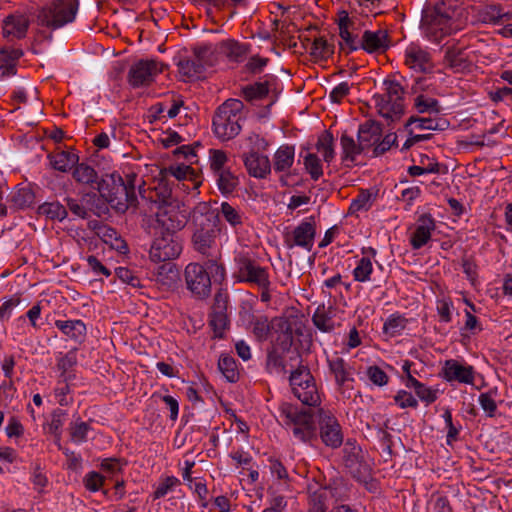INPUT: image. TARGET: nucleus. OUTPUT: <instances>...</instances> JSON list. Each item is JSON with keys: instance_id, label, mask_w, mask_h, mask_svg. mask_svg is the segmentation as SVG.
Masks as SVG:
<instances>
[{"instance_id": "f257e3e1", "label": "nucleus", "mask_w": 512, "mask_h": 512, "mask_svg": "<svg viewBox=\"0 0 512 512\" xmlns=\"http://www.w3.org/2000/svg\"><path fill=\"white\" fill-rule=\"evenodd\" d=\"M171 194L165 191L160 199H155L156 212L154 216L144 219V228L149 235L163 233L175 234L186 225V215L180 210L176 201H170Z\"/></svg>"}, {"instance_id": "f03ea898", "label": "nucleus", "mask_w": 512, "mask_h": 512, "mask_svg": "<svg viewBox=\"0 0 512 512\" xmlns=\"http://www.w3.org/2000/svg\"><path fill=\"white\" fill-rule=\"evenodd\" d=\"M204 212L196 211L193 216L194 231L191 237L193 249L202 256L222 250L217 243L221 233L219 213L204 207Z\"/></svg>"}, {"instance_id": "7ed1b4c3", "label": "nucleus", "mask_w": 512, "mask_h": 512, "mask_svg": "<svg viewBox=\"0 0 512 512\" xmlns=\"http://www.w3.org/2000/svg\"><path fill=\"white\" fill-rule=\"evenodd\" d=\"M136 181L135 173H128L125 178L112 173L108 180H103L100 183L98 192L113 209L119 213H125L130 207L137 205Z\"/></svg>"}, {"instance_id": "20e7f679", "label": "nucleus", "mask_w": 512, "mask_h": 512, "mask_svg": "<svg viewBox=\"0 0 512 512\" xmlns=\"http://www.w3.org/2000/svg\"><path fill=\"white\" fill-rule=\"evenodd\" d=\"M243 108V102L238 99H228L218 107L212 122L213 132L218 139L228 141L240 133Z\"/></svg>"}, {"instance_id": "39448f33", "label": "nucleus", "mask_w": 512, "mask_h": 512, "mask_svg": "<svg viewBox=\"0 0 512 512\" xmlns=\"http://www.w3.org/2000/svg\"><path fill=\"white\" fill-rule=\"evenodd\" d=\"M455 10L444 2L437 4L432 10L425 11L422 17V28L431 40L439 42L444 36L451 34Z\"/></svg>"}, {"instance_id": "423d86ee", "label": "nucleus", "mask_w": 512, "mask_h": 512, "mask_svg": "<svg viewBox=\"0 0 512 512\" xmlns=\"http://www.w3.org/2000/svg\"><path fill=\"white\" fill-rule=\"evenodd\" d=\"M78 10V0H52L43 6L37 14L40 26L58 29L71 23Z\"/></svg>"}, {"instance_id": "0eeeda50", "label": "nucleus", "mask_w": 512, "mask_h": 512, "mask_svg": "<svg viewBox=\"0 0 512 512\" xmlns=\"http://www.w3.org/2000/svg\"><path fill=\"white\" fill-rule=\"evenodd\" d=\"M383 85L384 93L374 96L375 106L382 117L393 122L404 112V88L395 79H386Z\"/></svg>"}, {"instance_id": "6e6552de", "label": "nucleus", "mask_w": 512, "mask_h": 512, "mask_svg": "<svg viewBox=\"0 0 512 512\" xmlns=\"http://www.w3.org/2000/svg\"><path fill=\"white\" fill-rule=\"evenodd\" d=\"M289 381L294 396L304 405L316 406L320 403V395L314 377L307 366L300 364L296 370L291 372Z\"/></svg>"}, {"instance_id": "1a4fd4ad", "label": "nucleus", "mask_w": 512, "mask_h": 512, "mask_svg": "<svg viewBox=\"0 0 512 512\" xmlns=\"http://www.w3.org/2000/svg\"><path fill=\"white\" fill-rule=\"evenodd\" d=\"M235 266L233 278L236 282L258 286L263 285L266 280L270 279L268 268L261 266L247 254L237 255Z\"/></svg>"}, {"instance_id": "9d476101", "label": "nucleus", "mask_w": 512, "mask_h": 512, "mask_svg": "<svg viewBox=\"0 0 512 512\" xmlns=\"http://www.w3.org/2000/svg\"><path fill=\"white\" fill-rule=\"evenodd\" d=\"M187 289L198 299H206L211 294V278L199 263H189L184 271Z\"/></svg>"}, {"instance_id": "9b49d317", "label": "nucleus", "mask_w": 512, "mask_h": 512, "mask_svg": "<svg viewBox=\"0 0 512 512\" xmlns=\"http://www.w3.org/2000/svg\"><path fill=\"white\" fill-rule=\"evenodd\" d=\"M154 237L149 251L154 262H165L176 259L182 252V244L173 234L163 233Z\"/></svg>"}, {"instance_id": "f8f14e48", "label": "nucleus", "mask_w": 512, "mask_h": 512, "mask_svg": "<svg viewBox=\"0 0 512 512\" xmlns=\"http://www.w3.org/2000/svg\"><path fill=\"white\" fill-rule=\"evenodd\" d=\"M163 71V65L155 60H139L128 72V82L133 88L149 86Z\"/></svg>"}, {"instance_id": "ddd939ff", "label": "nucleus", "mask_w": 512, "mask_h": 512, "mask_svg": "<svg viewBox=\"0 0 512 512\" xmlns=\"http://www.w3.org/2000/svg\"><path fill=\"white\" fill-rule=\"evenodd\" d=\"M319 429L322 442L330 448H338L343 442L341 426L336 417L329 411L319 409Z\"/></svg>"}, {"instance_id": "4468645a", "label": "nucleus", "mask_w": 512, "mask_h": 512, "mask_svg": "<svg viewBox=\"0 0 512 512\" xmlns=\"http://www.w3.org/2000/svg\"><path fill=\"white\" fill-rule=\"evenodd\" d=\"M316 236V224L314 217L302 221L291 233L285 235V243L288 248L299 246L307 251H311Z\"/></svg>"}, {"instance_id": "2eb2a0df", "label": "nucleus", "mask_w": 512, "mask_h": 512, "mask_svg": "<svg viewBox=\"0 0 512 512\" xmlns=\"http://www.w3.org/2000/svg\"><path fill=\"white\" fill-rule=\"evenodd\" d=\"M211 51L208 47H196L192 58H184L178 62L179 73L188 78L199 77L207 66L212 63L209 60Z\"/></svg>"}, {"instance_id": "dca6fc26", "label": "nucleus", "mask_w": 512, "mask_h": 512, "mask_svg": "<svg viewBox=\"0 0 512 512\" xmlns=\"http://www.w3.org/2000/svg\"><path fill=\"white\" fill-rule=\"evenodd\" d=\"M295 320L286 316H276L272 318V333L275 335L274 345L282 351H288L294 340Z\"/></svg>"}, {"instance_id": "f3484780", "label": "nucleus", "mask_w": 512, "mask_h": 512, "mask_svg": "<svg viewBox=\"0 0 512 512\" xmlns=\"http://www.w3.org/2000/svg\"><path fill=\"white\" fill-rule=\"evenodd\" d=\"M390 47V37L385 29H378L376 31L365 30L359 40L358 49L365 52L384 53Z\"/></svg>"}, {"instance_id": "a211bd4d", "label": "nucleus", "mask_w": 512, "mask_h": 512, "mask_svg": "<svg viewBox=\"0 0 512 512\" xmlns=\"http://www.w3.org/2000/svg\"><path fill=\"white\" fill-rule=\"evenodd\" d=\"M404 56L405 65L416 72L427 73L433 69L430 53L417 44L409 45Z\"/></svg>"}, {"instance_id": "6ab92c4d", "label": "nucleus", "mask_w": 512, "mask_h": 512, "mask_svg": "<svg viewBox=\"0 0 512 512\" xmlns=\"http://www.w3.org/2000/svg\"><path fill=\"white\" fill-rule=\"evenodd\" d=\"M343 453L345 466L358 479H365L369 475L370 468L363 461L361 448L348 442L343 449Z\"/></svg>"}, {"instance_id": "aec40b11", "label": "nucleus", "mask_w": 512, "mask_h": 512, "mask_svg": "<svg viewBox=\"0 0 512 512\" xmlns=\"http://www.w3.org/2000/svg\"><path fill=\"white\" fill-rule=\"evenodd\" d=\"M30 21L21 13L10 14L2 22L3 37L8 40H19L26 37Z\"/></svg>"}, {"instance_id": "412c9836", "label": "nucleus", "mask_w": 512, "mask_h": 512, "mask_svg": "<svg viewBox=\"0 0 512 512\" xmlns=\"http://www.w3.org/2000/svg\"><path fill=\"white\" fill-rule=\"evenodd\" d=\"M349 489L342 479H334L328 486L321 487L311 495L313 504H323L328 499L341 501L348 497Z\"/></svg>"}, {"instance_id": "4be33fe9", "label": "nucleus", "mask_w": 512, "mask_h": 512, "mask_svg": "<svg viewBox=\"0 0 512 512\" xmlns=\"http://www.w3.org/2000/svg\"><path fill=\"white\" fill-rule=\"evenodd\" d=\"M242 160L248 174L254 178L264 179L271 172V162L266 155L245 152L242 155Z\"/></svg>"}, {"instance_id": "5701e85b", "label": "nucleus", "mask_w": 512, "mask_h": 512, "mask_svg": "<svg viewBox=\"0 0 512 512\" xmlns=\"http://www.w3.org/2000/svg\"><path fill=\"white\" fill-rule=\"evenodd\" d=\"M279 411L281 417L284 418L285 425L291 427V429L305 426L309 422L314 421L310 410H299L288 402H283L279 406Z\"/></svg>"}, {"instance_id": "b1692460", "label": "nucleus", "mask_w": 512, "mask_h": 512, "mask_svg": "<svg viewBox=\"0 0 512 512\" xmlns=\"http://www.w3.org/2000/svg\"><path fill=\"white\" fill-rule=\"evenodd\" d=\"M435 221L430 214L421 215L416 223V228L411 234L410 243L413 249H420L431 238V232L435 229Z\"/></svg>"}, {"instance_id": "393cba45", "label": "nucleus", "mask_w": 512, "mask_h": 512, "mask_svg": "<svg viewBox=\"0 0 512 512\" xmlns=\"http://www.w3.org/2000/svg\"><path fill=\"white\" fill-rule=\"evenodd\" d=\"M444 377L447 381H457L464 384H473L474 368L465 366L457 360H447L444 367Z\"/></svg>"}, {"instance_id": "a878e982", "label": "nucleus", "mask_w": 512, "mask_h": 512, "mask_svg": "<svg viewBox=\"0 0 512 512\" xmlns=\"http://www.w3.org/2000/svg\"><path fill=\"white\" fill-rule=\"evenodd\" d=\"M355 22L349 17L346 11L339 12L338 27L339 36L348 47L349 52L358 50V36L354 34Z\"/></svg>"}, {"instance_id": "bb28decb", "label": "nucleus", "mask_w": 512, "mask_h": 512, "mask_svg": "<svg viewBox=\"0 0 512 512\" xmlns=\"http://www.w3.org/2000/svg\"><path fill=\"white\" fill-rule=\"evenodd\" d=\"M97 199L96 193H86L81 199L73 197H65L64 205L67 211L69 210L74 216L80 219H88L90 217V203Z\"/></svg>"}, {"instance_id": "cd10ccee", "label": "nucleus", "mask_w": 512, "mask_h": 512, "mask_svg": "<svg viewBox=\"0 0 512 512\" xmlns=\"http://www.w3.org/2000/svg\"><path fill=\"white\" fill-rule=\"evenodd\" d=\"M72 176L77 183L90 186L97 191L100 183L104 180L103 178L100 179L96 170L86 163L77 162L72 171Z\"/></svg>"}, {"instance_id": "c85d7f7f", "label": "nucleus", "mask_w": 512, "mask_h": 512, "mask_svg": "<svg viewBox=\"0 0 512 512\" xmlns=\"http://www.w3.org/2000/svg\"><path fill=\"white\" fill-rule=\"evenodd\" d=\"M204 268L208 272L211 282L221 284L226 278V268L222 261V250L205 255Z\"/></svg>"}, {"instance_id": "c756f323", "label": "nucleus", "mask_w": 512, "mask_h": 512, "mask_svg": "<svg viewBox=\"0 0 512 512\" xmlns=\"http://www.w3.org/2000/svg\"><path fill=\"white\" fill-rule=\"evenodd\" d=\"M382 135V128L380 123L368 120L364 124L360 125L358 130V142L367 149L373 145H376L380 141Z\"/></svg>"}, {"instance_id": "7c9ffc66", "label": "nucleus", "mask_w": 512, "mask_h": 512, "mask_svg": "<svg viewBox=\"0 0 512 512\" xmlns=\"http://www.w3.org/2000/svg\"><path fill=\"white\" fill-rule=\"evenodd\" d=\"M327 362L338 386H343L346 382L352 380L351 368L342 357L334 355L328 358Z\"/></svg>"}, {"instance_id": "2f4dec72", "label": "nucleus", "mask_w": 512, "mask_h": 512, "mask_svg": "<svg viewBox=\"0 0 512 512\" xmlns=\"http://www.w3.org/2000/svg\"><path fill=\"white\" fill-rule=\"evenodd\" d=\"M295 157V148L290 145L280 146L273 157V169L275 172H286L288 171L293 163Z\"/></svg>"}, {"instance_id": "473e14b6", "label": "nucleus", "mask_w": 512, "mask_h": 512, "mask_svg": "<svg viewBox=\"0 0 512 512\" xmlns=\"http://www.w3.org/2000/svg\"><path fill=\"white\" fill-rule=\"evenodd\" d=\"M55 326L74 341L80 342L86 335V325L81 320H56Z\"/></svg>"}, {"instance_id": "72a5a7b5", "label": "nucleus", "mask_w": 512, "mask_h": 512, "mask_svg": "<svg viewBox=\"0 0 512 512\" xmlns=\"http://www.w3.org/2000/svg\"><path fill=\"white\" fill-rule=\"evenodd\" d=\"M49 158L52 167L60 172L69 171L79 161L78 155L71 151H60L50 155Z\"/></svg>"}, {"instance_id": "f704fd0d", "label": "nucleus", "mask_w": 512, "mask_h": 512, "mask_svg": "<svg viewBox=\"0 0 512 512\" xmlns=\"http://www.w3.org/2000/svg\"><path fill=\"white\" fill-rule=\"evenodd\" d=\"M342 160L354 162L357 155L361 154L365 149L360 142L343 133L341 136Z\"/></svg>"}, {"instance_id": "c9c22d12", "label": "nucleus", "mask_w": 512, "mask_h": 512, "mask_svg": "<svg viewBox=\"0 0 512 512\" xmlns=\"http://www.w3.org/2000/svg\"><path fill=\"white\" fill-rule=\"evenodd\" d=\"M334 53V45L324 37L315 38L312 42L310 55L317 61H326Z\"/></svg>"}, {"instance_id": "e433bc0d", "label": "nucleus", "mask_w": 512, "mask_h": 512, "mask_svg": "<svg viewBox=\"0 0 512 512\" xmlns=\"http://www.w3.org/2000/svg\"><path fill=\"white\" fill-rule=\"evenodd\" d=\"M271 324L272 319L269 320V318L265 315L254 317L251 321L252 333L254 337L260 342L266 341L272 334Z\"/></svg>"}, {"instance_id": "4c0bfd02", "label": "nucleus", "mask_w": 512, "mask_h": 512, "mask_svg": "<svg viewBox=\"0 0 512 512\" xmlns=\"http://www.w3.org/2000/svg\"><path fill=\"white\" fill-rule=\"evenodd\" d=\"M38 213L51 220L63 221L68 216L66 206L60 202H46L38 207Z\"/></svg>"}, {"instance_id": "58836bf2", "label": "nucleus", "mask_w": 512, "mask_h": 512, "mask_svg": "<svg viewBox=\"0 0 512 512\" xmlns=\"http://www.w3.org/2000/svg\"><path fill=\"white\" fill-rule=\"evenodd\" d=\"M447 124L446 120L431 117H410L406 127L415 125L418 130H443Z\"/></svg>"}, {"instance_id": "ea45409f", "label": "nucleus", "mask_w": 512, "mask_h": 512, "mask_svg": "<svg viewBox=\"0 0 512 512\" xmlns=\"http://www.w3.org/2000/svg\"><path fill=\"white\" fill-rule=\"evenodd\" d=\"M214 176L222 194L232 193L239 184L238 178L229 169L214 173Z\"/></svg>"}, {"instance_id": "a19ab883", "label": "nucleus", "mask_w": 512, "mask_h": 512, "mask_svg": "<svg viewBox=\"0 0 512 512\" xmlns=\"http://www.w3.org/2000/svg\"><path fill=\"white\" fill-rule=\"evenodd\" d=\"M218 369L229 382H236L239 379V371L235 359L223 354L218 360Z\"/></svg>"}, {"instance_id": "79ce46f5", "label": "nucleus", "mask_w": 512, "mask_h": 512, "mask_svg": "<svg viewBox=\"0 0 512 512\" xmlns=\"http://www.w3.org/2000/svg\"><path fill=\"white\" fill-rule=\"evenodd\" d=\"M444 60L450 68L457 71L464 69L467 62L465 49L448 47L445 52Z\"/></svg>"}, {"instance_id": "37998d69", "label": "nucleus", "mask_w": 512, "mask_h": 512, "mask_svg": "<svg viewBox=\"0 0 512 512\" xmlns=\"http://www.w3.org/2000/svg\"><path fill=\"white\" fill-rule=\"evenodd\" d=\"M334 138L333 135L325 130L318 138L316 143V149L321 152L325 162L330 163L335 157V151L333 147Z\"/></svg>"}, {"instance_id": "c03bdc74", "label": "nucleus", "mask_w": 512, "mask_h": 512, "mask_svg": "<svg viewBox=\"0 0 512 512\" xmlns=\"http://www.w3.org/2000/svg\"><path fill=\"white\" fill-rule=\"evenodd\" d=\"M414 107L419 113L438 114L440 112V104L435 98L429 97L422 93L414 98Z\"/></svg>"}, {"instance_id": "a18cd8bd", "label": "nucleus", "mask_w": 512, "mask_h": 512, "mask_svg": "<svg viewBox=\"0 0 512 512\" xmlns=\"http://www.w3.org/2000/svg\"><path fill=\"white\" fill-rule=\"evenodd\" d=\"M223 53L232 61L239 62L247 54V48L244 44L235 40H226L221 43Z\"/></svg>"}, {"instance_id": "49530a36", "label": "nucleus", "mask_w": 512, "mask_h": 512, "mask_svg": "<svg viewBox=\"0 0 512 512\" xmlns=\"http://www.w3.org/2000/svg\"><path fill=\"white\" fill-rule=\"evenodd\" d=\"M479 19L483 23H503L504 17L507 16L506 13L502 11L500 6L497 5H486L481 8L478 12Z\"/></svg>"}, {"instance_id": "de8ad7c7", "label": "nucleus", "mask_w": 512, "mask_h": 512, "mask_svg": "<svg viewBox=\"0 0 512 512\" xmlns=\"http://www.w3.org/2000/svg\"><path fill=\"white\" fill-rule=\"evenodd\" d=\"M270 82H256L252 85H247L242 89L243 95L246 100L251 101L254 99H262L269 93Z\"/></svg>"}, {"instance_id": "09e8293b", "label": "nucleus", "mask_w": 512, "mask_h": 512, "mask_svg": "<svg viewBox=\"0 0 512 512\" xmlns=\"http://www.w3.org/2000/svg\"><path fill=\"white\" fill-rule=\"evenodd\" d=\"M209 324L217 335H222L228 324L227 314L222 307L217 306L213 309Z\"/></svg>"}, {"instance_id": "8fccbe9b", "label": "nucleus", "mask_w": 512, "mask_h": 512, "mask_svg": "<svg viewBox=\"0 0 512 512\" xmlns=\"http://www.w3.org/2000/svg\"><path fill=\"white\" fill-rule=\"evenodd\" d=\"M406 327V319L400 315L390 316L384 323L383 332L391 337L399 335Z\"/></svg>"}, {"instance_id": "3c124183", "label": "nucleus", "mask_w": 512, "mask_h": 512, "mask_svg": "<svg viewBox=\"0 0 512 512\" xmlns=\"http://www.w3.org/2000/svg\"><path fill=\"white\" fill-rule=\"evenodd\" d=\"M221 214L224 219L234 228L243 224V214L228 202L221 204Z\"/></svg>"}, {"instance_id": "603ef678", "label": "nucleus", "mask_w": 512, "mask_h": 512, "mask_svg": "<svg viewBox=\"0 0 512 512\" xmlns=\"http://www.w3.org/2000/svg\"><path fill=\"white\" fill-rule=\"evenodd\" d=\"M373 271L372 262L369 257H362L353 271V276L356 281L366 282L370 279Z\"/></svg>"}, {"instance_id": "864d4df0", "label": "nucleus", "mask_w": 512, "mask_h": 512, "mask_svg": "<svg viewBox=\"0 0 512 512\" xmlns=\"http://www.w3.org/2000/svg\"><path fill=\"white\" fill-rule=\"evenodd\" d=\"M292 433L296 439L304 443H312L317 439L314 421L299 428H292Z\"/></svg>"}, {"instance_id": "5fc2aeb1", "label": "nucleus", "mask_w": 512, "mask_h": 512, "mask_svg": "<svg viewBox=\"0 0 512 512\" xmlns=\"http://www.w3.org/2000/svg\"><path fill=\"white\" fill-rule=\"evenodd\" d=\"M279 347L274 345L267 354L266 365L269 369L279 370L286 372L284 365V358L282 353L279 352Z\"/></svg>"}, {"instance_id": "6e6d98bb", "label": "nucleus", "mask_w": 512, "mask_h": 512, "mask_svg": "<svg viewBox=\"0 0 512 512\" xmlns=\"http://www.w3.org/2000/svg\"><path fill=\"white\" fill-rule=\"evenodd\" d=\"M304 165L313 180H318L322 176V165L316 154H307L304 159Z\"/></svg>"}, {"instance_id": "4d7b16f0", "label": "nucleus", "mask_w": 512, "mask_h": 512, "mask_svg": "<svg viewBox=\"0 0 512 512\" xmlns=\"http://www.w3.org/2000/svg\"><path fill=\"white\" fill-rule=\"evenodd\" d=\"M314 325L323 332H331L334 329V322L324 310L317 309L312 317Z\"/></svg>"}, {"instance_id": "13d9d810", "label": "nucleus", "mask_w": 512, "mask_h": 512, "mask_svg": "<svg viewBox=\"0 0 512 512\" xmlns=\"http://www.w3.org/2000/svg\"><path fill=\"white\" fill-rule=\"evenodd\" d=\"M90 426L83 421L71 423L70 426V437L73 442L80 443L84 442L87 438V433Z\"/></svg>"}, {"instance_id": "bf43d9fd", "label": "nucleus", "mask_w": 512, "mask_h": 512, "mask_svg": "<svg viewBox=\"0 0 512 512\" xmlns=\"http://www.w3.org/2000/svg\"><path fill=\"white\" fill-rule=\"evenodd\" d=\"M12 201L19 208L29 207L34 202V194L30 189L22 188L14 193Z\"/></svg>"}, {"instance_id": "052dcab7", "label": "nucleus", "mask_w": 512, "mask_h": 512, "mask_svg": "<svg viewBox=\"0 0 512 512\" xmlns=\"http://www.w3.org/2000/svg\"><path fill=\"white\" fill-rule=\"evenodd\" d=\"M228 158L226 153L223 150L211 149L210 150V167L213 173L220 172L221 170H226L224 168Z\"/></svg>"}, {"instance_id": "680f3d73", "label": "nucleus", "mask_w": 512, "mask_h": 512, "mask_svg": "<svg viewBox=\"0 0 512 512\" xmlns=\"http://www.w3.org/2000/svg\"><path fill=\"white\" fill-rule=\"evenodd\" d=\"M180 484L178 478L174 476H167L163 479V481L158 485L156 490L153 493L154 499H159L164 497L169 491H171L175 486Z\"/></svg>"}, {"instance_id": "e2e57ef3", "label": "nucleus", "mask_w": 512, "mask_h": 512, "mask_svg": "<svg viewBox=\"0 0 512 512\" xmlns=\"http://www.w3.org/2000/svg\"><path fill=\"white\" fill-rule=\"evenodd\" d=\"M246 141H247L248 147H249L248 152L260 153V152L266 151L269 147L268 141L256 133L250 134L246 138Z\"/></svg>"}, {"instance_id": "0e129e2a", "label": "nucleus", "mask_w": 512, "mask_h": 512, "mask_svg": "<svg viewBox=\"0 0 512 512\" xmlns=\"http://www.w3.org/2000/svg\"><path fill=\"white\" fill-rule=\"evenodd\" d=\"M105 477L100 473L91 471L83 479L84 486L91 492L98 491L104 484Z\"/></svg>"}, {"instance_id": "69168bd1", "label": "nucleus", "mask_w": 512, "mask_h": 512, "mask_svg": "<svg viewBox=\"0 0 512 512\" xmlns=\"http://www.w3.org/2000/svg\"><path fill=\"white\" fill-rule=\"evenodd\" d=\"M165 176L171 175L177 180L187 179L194 175V170L188 165L170 166L164 170Z\"/></svg>"}, {"instance_id": "338daca9", "label": "nucleus", "mask_w": 512, "mask_h": 512, "mask_svg": "<svg viewBox=\"0 0 512 512\" xmlns=\"http://www.w3.org/2000/svg\"><path fill=\"white\" fill-rule=\"evenodd\" d=\"M394 401L399 405L400 408H416L418 406L417 399L410 393L405 390H400L394 396Z\"/></svg>"}, {"instance_id": "774afa93", "label": "nucleus", "mask_w": 512, "mask_h": 512, "mask_svg": "<svg viewBox=\"0 0 512 512\" xmlns=\"http://www.w3.org/2000/svg\"><path fill=\"white\" fill-rule=\"evenodd\" d=\"M369 380L378 386H383L388 382V376L384 370L378 366H371L367 370Z\"/></svg>"}]
</instances>
